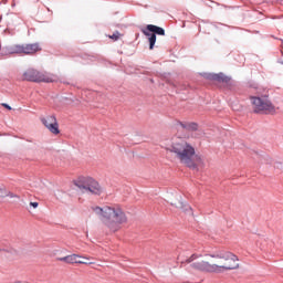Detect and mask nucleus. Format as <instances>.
Wrapping results in <instances>:
<instances>
[{"label": "nucleus", "mask_w": 283, "mask_h": 283, "mask_svg": "<svg viewBox=\"0 0 283 283\" xmlns=\"http://www.w3.org/2000/svg\"><path fill=\"white\" fill-rule=\"evenodd\" d=\"M42 125L46 127V129L53 134V136H59L61 134V129H59V120L54 115H48L41 118Z\"/></svg>", "instance_id": "6e6552de"}, {"label": "nucleus", "mask_w": 283, "mask_h": 283, "mask_svg": "<svg viewBox=\"0 0 283 283\" xmlns=\"http://www.w3.org/2000/svg\"><path fill=\"white\" fill-rule=\"evenodd\" d=\"M119 36H120V33L116 32L113 35H109V39H113V41H118Z\"/></svg>", "instance_id": "dca6fc26"}, {"label": "nucleus", "mask_w": 283, "mask_h": 283, "mask_svg": "<svg viewBox=\"0 0 283 283\" xmlns=\"http://www.w3.org/2000/svg\"><path fill=\"white\" fill-rule=\"evenodd\" d=\"M30 206L33 207V209H36L39 207V202H30Z\"/></svg>", "instance_id": "f3484780"}, {"label": "nucleus", "mask_w": 283, "mask_h": 283, "mask_svg": "<svg viewBox=\"0 0 283 283\" xmlns=\"http://www.w3.org/2000/svg\"><path fill=\"white\" fill-rule=\"evenodd\" d=\"M36 52H41V45L39 43L33 44H13L9 46V54H24L32 55L36 54Z\"/></svg>", "instance_id": "423d86ee"}, {"label": "nucleus", "mask_w": 283, "mask_h": 283, "mask_svg": "<svg viewBox=\"0 0 283 283\" xmlns=\"http://www.w3.org/2000/svg\"><path fill=\"white\" fill-rule=\"evenodd\" d=\"M177 129H186V132H198V124L197 123H184L177 122L176 124Z\"/></svg>", "instance_id": "1a4fd4ad"}, {"label": "nucleus", "mask_w": 283, "mask_h": 283, "mask_svg": "<svg viewBox=\"0 0 283 283\" xmlns=\"http://www.w3.org/2000/svg\"><path fill=\"white\" fill-rule=\"evenodd\" d=\"M92 211L93 213H96L104 227L107 228L111 233L120 231V226L127 224V214L120 206H96L92 208Z\"/></svg>", "instance_id": "7ed1b4c3"}, {"label": "nucleus", "mask_w": 283, "mask_h": 283, "mask_svg": "<svg viewBox=\"0 0 283 283\" xmlns=\"http://www.w3.org/2000/svg\"><path fill=\"white\" fill-rule=\"evenodd\" d=\"M23 80L32 83H56L57 77L54 74L39 72L34 69H29L23 73Z\"/></svg>", "instance_id": "39448f33"}, {"label": "nucleus", "mask_w": 283, "mask_h": 283, "mask_svg": "<svg viewBox=\"0 0 283 283\" xmlns=\"http://www.w3.org/2000/svg\"><path fill=\"white\" fill-rule=\"evenodd\" d=\"M147 31L153 32V34H159L160 36H165V29H163L160 27H156L154 24H148Z\"/></svg>", "instance_id": "9b49d317"}, {"label": "nucleus", "mask_w": 283, "mask_h": 283, "mask_svg": "<svg viewBox=\"0 0 283 283\" xmlns=\"http://www.w3.org/2000/svg\"><path fill=\"white\" fill-rule=\"evenodd\" d=\"M251 101L255 114H260L261 112L273 114L275 112V106H273L268 97H251Z\"/></svg>", "instance_id": "0eeeda50"}, {"label": "nucleus", "mask_w": 283, "mask_h": 283, "mask_svg": "<svg viewBox=\"0 0 283 283\" xmlns=\"http://www.w3.org/2000/svg\"><path fill=\"white\" fill-rule=\"evenodd\" d=\"M3 105V107H6L7 109H12V107H10V105H8V104H2Z\"/></svg>", "instance_id": "6ab92c4d"}, {"label": "nucleus", "mask_w": 283, "mask_h": 283, "mask_svg": "<svg viewBox=\"0 0 283 283\" xmlns=\"http://www.w3.org/2000/svg\"><path fill=\"white\" fill-rule=\"evenodd\" d=\"M170 154H175L177 160L189 169H198L205 167V157L196 154V147L185 138L176 137L169 148Z\"/></svg>", "instance_id": "f03ea898"}, {"label": "nucleus", "mask_w": 283, "mask_h": 283, "mask_svg": "<svg viewBox=\"0 0 283 283\" xmlns=\"http://www.w3.org/2000/svg\"><path fill=\"white\" fill-rule=\"evenodd\" d=\"M81 255L78 254H70V255H66L64 258H57V261L59 262H65L66 264H76V263H81Z\"/></svg>", "instance_id": "9d476101"}, {"label": "nucleus", "mask_w": 283, "mask_h": 283, "mask_svg": "<svg viewBox=\"0 0 283 283\" xmlns=\"http://www.w3.org/2000/svg\"><path fill=\"white\" fill-rule=\"evenodd\" d=\"M212 81H218L219 83H229L231 81L230 77L226 76L224 74H214L212 75Z\"/></svg>", "instance_id": "ddd939ff"}, {"label": "nucleus", "mask_w": 283, "mask_h": 283, "mask_svg": "<svg viewBox=\"0 0 283 283\" xmlns=\"http://www.w3.org/2000/svg\"><path fill=\"white\" fill-rule=\"evenodd\" d=\"M175 207L184 213H193L191 210V206H189L188 203L178 201L177 203H175Z\"/></svg>", "instance_id": "f8f14e48"}, {"label": "nucleus", "mask_w": 283, "mask_h": 283, "mask_svg": "<svg viewBox=\"0 0 283 283\" xmlns=\"http://www.w3.org/2000/svg\"><path fill=\"white\" fill-rule=\"evenodd\" d=\"M146 36H148L149 41V50H154V45H156V34L155 33H148L144 32Z\"/></svg>", "instance_id": "4468645a"}, {"label": "nucleus", "mask_w": 283, "mask_h": 283, "mask_svg": "<svg viewBox=\"0 0 283 283\" xmlns=\"http://www.w3.org/2000/svg\"><path fill=\"white\" fill-rule=\"evenodd\" d=\"M74 185L82 193H92L93 196L103 193V187L92 177H80L74 181Z\"/></svg>", "instance_id": "20e7f679"}, {"label": "nucleus", "mask_w": 283, "mask_h": 283, "mask_svg": "<svg viewBox=\"0 0 283 283\" xmlns=\"http://www.w3.org/2000/svg\"><path fill=\"white\" fill-rule=\"evenodd\" d=\"M78 262H81V263H77V264H92V262H87V261L80 260V259H78Z\"/></svg>", "instance_id": "a211bd4d"}, {"label": "nucleus", "mask_w": 283, "mask_h": 283, "mask_svg": "<svg viewBox=\"0 0 283 283\" xmlns=\"http://www.w3.org/2000/svg\"><path fill=\"white\" fill-rule=\"evenodd\" d=\"M82 259H83V260H87V258H85V256H84V258H82Z\"/></svg>", "instance_id": "aec40b11"}, {"label": "nucleus", "mask_w": 283, "mask_h": 283, "mask_svg": "<svg viewBox=\"0 0 283 283\" xmlns=\"http://www.w3.org/2000/svg\"><path fill=\"white\" fill-rule=\"evenodd\" d=\"M210 258L220 260L219 263H209V261L193 262L191 269L201 271V273H222V271H233L240 269V259L229 251H218L210 254Z\"/></svg>", "instance_id": "f257e3e1"}, {"label": "nucleus", "mask_w": 283, "mask_h": 283, "mask_svg": "<svg viewBox=\"0 0 283 283\" xmlns=\"http://www.w3.org/2000/svg\"><path fill=\"white\" fill-rule=\"evenodd\" d=\"M199 258H202V254L195 253L186 259V261L181 262V264H191L192 262H196V260H198Z\"/></svg>", "instance_id": "2eb2a0df"}]
</instances>
